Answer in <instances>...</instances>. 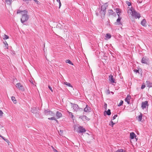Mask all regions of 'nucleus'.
<instances>
[{"label":"nucleus","mask_w":152,"mask_h":152,"mask_svg":"<svg viewBox=\"0 0 152 152\" xmlns=\"http://www.w3.org/2000/svg\"><path fill=\"white\" fill-rule=\"evenodd\" d=\"M130 10L132 12V15L135 18H139L140 17V15L138 13H137L136 11L133 9H131Z\"/></svg>","instance_id":"nucleus-1"},{"label":"nucleus","mask_w":152,"mask_h":152,"mask_svg":"<svg viewBox=\"0 0 152 152\" xmlns=\"http://www.w3.org/2000/svg\"><path fill=\"white\" fill-rule=\"evenodd\" d=\"M27 13L25 12V14H22V17L21 19V21L22 23L27 21L29 17L27 15Z\"/></svg>","instance_id":"nucleus-2"},{"label":"nucleus","mask_w":152,"mask_h":152,"mask_svg":"<svg viewBox=\"0 0 152 152\" xmlns=\"http://www.w3.org/2000/svg\"><path fill=\"white\" fill-rule=\"evenodd\" d=\"M148 104L147 101H145L142 102L141 104V107L142 109L144 110L147 108H148Z\"/></svg>","instance_id":"nucleus-3"},{"label":"nucleus","mask_w":152,"mask_h":152,"mask_svg":"<svg viewBox=\"0 0 152 152\" xmlns=\"http://www.w3.org/2000/svg\"><path fill=\"white\" fill-rule=\"evenodd\" d=\"M72 104V106L73 107L74 110L76 111L78 110L79 109H81L82 110H83L82 108H79L77 104H73L72 103H71Z\"/></svg>","instance_id":"nucleus-4"},{"label":"nucleus","mask_w":152,"mask_h":152,"mask_svg":"<svg viewBox=\"0 0 152 152\" xmlns=\"http://www.w3.org/2000/svg\"><path fill=\"white\" fill-rule=\"evenodd\" d=\"M77 131L79 133H83L86 131V130L83 127L80 126Z\"/></svg>","instance_id":"nucleus-5"},{"label":"nucleus","mask_w":152,"mask_h":152,"mask_svg":"<svg viewBox=\"0 0 152 152\" xmlns=\"http://www.w3.org/2000/svg\"><path fill=\"white\" fill-rule=\"evenodd\" d=\"M109 80L111 83H116V82H115V79L113 77V75H110L109 76Z\"/></svg>","instance_id":"nucleus-6"},{"label":"nucleus","mask_w":152,"mask_h":152,"mask_svg":"<svg viewBox=\"0 0 152 152\" xmlns=\"http://www.w3.org/2000/svg\"><path fill=\"white\" fill-rule=\"evenodd\" d=\"M148 58L146 57H144L142 58L141 62L142 64H147L148 61Z\"/></svg>","instance_id":"nucleus-7"},{"label":"nucleus","mask_w":152,"mask_h":152,"mask_svg":"<svg viewBox=\"0 0 152 152\" xmlns=\"http://www.w3.org/2000/svg\"><path fill=\"white\" fill-rule=\"evenodd\" d=\"M98 11L99 12L100 15L102 17V16L104 17L106 13V11H104L102 10L99 9Z\"/></svg>","instance_id":"nucleus-8"},{"label":"nucleus","mask_w":152,"mask_h":152,"mask_svg":"<svg viewBox=\"0 0 152 152\" xmlns=\"http://www.w3.org/2000/svg\"><path fill=\"white\" fill-rule=\"evenodd\" d=\"M84 111L86 113L90 112L91 111V108L88 105H86V107L84 109Z\"/></svg>","instance_id":"nucleus-9"},{"label":"nucleus","mask_w":152,"mask_h":152,"mask_svg":"<svg viewBox=\"0 0 152 152\" xmlns=\"http://www.w3.org/2000/svg\"><path fill=\"white\" fill-rule=\"evenodd\" d=\"M131 98V96L130 95H128L127 97L125 99V101L128 104H130V101Z\"/></svg>","instance_id":"nucleus-10"},{"label":"nucleus","mask_w":152,"mask_h":152,"mask_svg":"<svg viewBox=\"0 0 152 152\" xmlns=\"http://www.w3.org/2000/svg\"><path fill=\"white\" fill-rule=\"evenodd\" d=\"M16 86L17 88H19L20 89L22 90L24 89L23 87L21 85L20 83H17Z\"/></svg>","instance_id":"nucleus-11"},{"label":"nucleus","mask_w":152,"mask_h":152,"mask_svg":"<svg viewBox=\"0 0 152 152\" xmlns=\"http://www.w3.org/2000/svg\"><path fill=\"white\" fill-rule=\"evenodd\" d=\"M108 12L109 15H112L114 16H116V14L114 12L113 10H109Z\"/></svg>","instance_id":"nucleus-12"},{"label":"nucleus","mask_w":152,"mask_h":152,"mask_svg":"<svg viewBox=\"0 0 152 152\" xmlns=\"http://www.w3.org/2000/svg\"><path fill=\"white\" fill-rule=\"evenodd\" d=\"M147 86L148 87H152V83L150 82L149 81L147 80L146 82Z\"/></svg>","instance_id":"nucleus-13"},{"label":"nucleus","mask_w":152,"mask_h":152,"mask_svg":"<svg viewBox=\"0 0 152 152\" xmlns=\"http://www.w3.org/2000/svg\"><path fill=\"white\" fill-rule=\"evenodd\" d=\"M56 116L58 118L62 116V114L61 113L57 111L56 113Z\"/></svg>","instance_id":"nucleus-14"},{"label":"nucleus","mask_w":152,"mask_h":152,"mask_svg":"<svg viewBox=\"0 0 152 152\" xmlns=\"http://www.w3.org/2000/svg\"><path fill=\"white\" fill-rule=\"evenodd\" d=\"M130 137L131 139H133L134 137L136 138V137L137 136L135 133L133 132H132L130 133Z\"/></svg>","instance_id":"nucleus-15"},{"label":"nucleus","mask_w":152,"mask_h":152,"mask_svg":"<svg viewBox=\"0 0 152 152\" xmlns=\"http://www.w3.org/2000/svg\"><path fill=\"white\" fill-rule=\"evenodd\" d=\"M80 118L82 119L83 120H89V119L86 115H82L80 117Z\"/></svg>","instance_id":"nucleus-16"},{"label":"nucleus","mask_w":152,"mask_h":152,"mask_svg":"<svg viewBox=\"0 0 152 152\" xmlns=\"http://www.w3.org/2000/svg\"><path fill=\"white\" fill-rule=\"evenodd\" d=\"M141 24L144 26H146L147 25L146 24V21L145 19H143L141 22Z\"/></svg>","instance_id":"nucleus-17"},{"label":"nucleus","mask_w":152,"mask_h":152,"mask_svg":"<svg viewBox=\"0 0 152 152\" xmlns=\"http://www.w3.org/2000/svg\"><path fill=\"white\" fill-rule=\"evenodd\" d=\"M121 17H119V18L118 17V18L117 19V20H116L117 22H115V25H117V24L118 23V25H119L121 24L120 21V20H121Z\"/></svg>","instance_id":"nucleus-18"},{"label":"nucleus","mask_w":152,"mask_h":152,"mask_svg":"<svg viewBox=\"0 0 152 152\" xmlns=\"http://www.w3.org/2000/svg\"><path fill=\"white\" fill-rule=\"evenodd\" d=\"M25 12H26V13L27 12V11H26L25 10H24V11H22L21 10H18L17 11V13L18 14L21 13L22 14H23V13H25Z\"/></svg>","instance_id":"nucleus-19"},{"label":"nucleus","mask_w":152,"mask_h":152,"mask_svg":"<svg viewBox=\"0 0 152 152\" xmlns=\"http://www.w3.org/2000/svg\"><path fill=\"white\" fill-rule=\"evenodd\" d=\"M37 110H36V109L35 107H34L31 108V111L32 113H37Z\"/></svg>","instance_id":"nucleus-20"},{"label":"nucleus","mask_w":152,"mask_h":152,"mask_svg":"<svg viewBox=\"0 0 152 152\" xmlns=\"http://www.w3.org/2000/svg\"><path fill=\"white\" fill-rule=\"evenodd\" d=\"M142 114L141 113H140V115L138 116V120L139 121H140L142 120Z\"/></svg>","instance_id":"nucleus-21"},{"label":"nucleus","mask_w":152,"mask_h":152,"mask_svg":"<svg viewBox=\"0 0 152 152\" xmlns=\"http://www.w3.org/2000/svg\"><path fill=\"white\" fill-rule=\"evenodd\" d=\"M107 6L106 4L103 5L101 8V9L104 11H106V10L107 8Z\"/></svg>","instance_id":"nucleus-22"},{"label":"nucleus","mask_w":152,"mask_h":152,"mask_svg":"<svg viewBox=\"0 0 152 152\" xmlns=\"http://www.w3.org/2000/svg\"><path fill=\"white\" fill-rule=\"evenodd\" d=\"M105 37L106 39H110L111 37V35L110 34L107 33Z\"/></svg>","instance_id":"nucleus-23"},{"label":"nucleus","mask_w":152,"mask_h":152,"mask_svg":"<svg viewBox=\"0 0 152 152\" xmlns=\"http://www.w3.org/2000/svg\"><path fill=\"white\" fill-rule=\"evenodd\" d=\"M50 111H49L48 109H47L46 110H45L44 113L45 114V115H49V112H50Z\"/></svg>","instance_id":"nucleus-24"},{"label":"nucleus","mask_w":152,"mask_h":152,"mask_svg":"<svg viewBox=\"0 0 152 152\" xmlns=\"http://www.w3.org/2000/svg\"><path fill=\"white\" fill-rule=\"evenodd\" d=\"M11 100L14 103L16 104L17 102L16 100L15 99V98L14 96H12L11 97Z\"/></svg>","instance_id":"nucleus-25"},{"label":"nucleus","mask_w":152,"mask_h":152,"mask_svg":"<svg viewBox=\"0 0 152 152\" xmlns=\"http://www.w3.org/2000/svg\"><path fill=\"white\" fill-rule=\"evenodd\" d=\"M66 63H68L69 64H70L72 65H73V63L69 59H67V60H66Z\"/></svg>","instance_id":"nucleus-26"},{"label":"nucleus","mask_w":152,"mask_h":152,"mask_svg":"<svg viewBox=\"0 0 152 152\" xmlns=\"http://www.w3.org/2000/svg\"><path fill=\"white\" fill-rule=\"evenodd\" d=\"M104 112H106L107 115H111V113L110 111V109H108L107 111H105Z\"/></svg>","instance_id":"nucleus-27"},{"label":"nucleus","mask_w":152,"mask_h":152,"mask_svg":"<svg viewBox=\"0 0 152 152\" xmlns=\"http://www.w3.org/2000/svg\"><path fill=\"white\" fill-rule=\"evenodd\" d=\"M64 84L67 86H68L70 87H72V86L71 85V84L69 83H68L67 82H65L64 83Z\"/></svg>","instance_id":"nucleus-28"},{"label":"nucleus","mask_w":152,"mask_h":152,"mask_svg":"<svg viewBox=\"0 0 152 152\" xmlns=\"http://www.w3.org/2000/svg\"><path fill=\"white\" fill-rule=\"evenodd\" d=\"M3 42L5 45V47L7 48V49H8V45L7 42L5 41L4 42Z\"/></svg>","instance_id":"nucleus-29"},{"label":"nucleus","mask_w":152,"mask_h":152,"mask_svg":"<svg viewBox=\"0 0 152 152\" xmlns=\"http://www.w3.org/2000/svg\"><path fill=\"white\" fill-rule=\"evenodd\" d=\"M5 1L7 4H11L12 1V0H5Z\"/></svg>","instance_id":"nucleus-30"},{"label":"nucleus","mask_w":152,"mask_h":152,"mask_svg":"<svg viewBox=\"0 0 152 152\" xmlns=\"http://www.w3.org/2000/svg\"><path fill=\"white\" fill-rule=\"evenodd\" d=\"M49 115H51L52 116H54V115H55V114L53 112L50 111V112H49Z\"/></svg>","instance_id":"nucleus-31"},{"label":"nucleus","mask_w":152,"mask_h":152,"mask_svg":"<svg viewBox=\"0 0 152 152\" xmlns=\"http://www.w3.org/2000/svg\"><path fill=\"white\" fill-rule=\"evenodd\" d=\"M115 152H126L124 151V150L122 149H118Z\"/></svg>","instance_id":"nucleus-32"},{"label":"nucleus","mask_w":152,"mask_h":152,"mask_svg":"<svg viewBox=\"0 0 152 152\" xmlns=\"http://www.w3.org/2000/svg\"><path fill=\"white\" fill-rule=\"evenodd\" d=\"M48 119L49 120H54L56 121H58L57 120H56L55 118L54 117H51V118H48Z\"/></svg>","instance_id":"nucleus-33"},{"label":"nucleus","mask_w":152,"mask_h":152,"mask_svg":"<svg viewBox=\"0 0 152 152\" xmlns=\"http://www.w3.org/2000/svg\"><path fill=\"white\" fill-rule=\"evenodd\" d=\"M59 3V8H60L61 6V3L60 0H56Z\"/></svg>","instance_id":"nucleus-34"},{"label":"nucleus","mask_w":152,"mask_h":152,"mask_svg":"<svg viewBox=\"0 0 152 152\" xmlns=\"http://www.w3.org/2000/svg\"><path fill=\"white\" fill-rule=\"evenodd\" d=\"M123 103V101L122 100H121L120 102L118 104V106H120L122 105Z\"/></svg>","instance_id":"nucleus-35"},{"label":"nucleus","mask_w":152,"mask_h":152,"mask_svg":"<svg viewBox=\"0 0 152 152\" xmlns=\"http://www.w3.org/2000/svg\"><path fill=\"white\" fill-rule=\"evenodd\" d=\"M115 124L112 121H110L109 125L110 126H111L112 127H113V125Z\"/></svg>","instance_id":"nucleus-36"},{"label":"nucleus","mask_w":152,"mask_h":152,"mask_svg":"<svg viewBox=\"0 0 152 152\" xmlns=\"http://www.w3.org/2000/svg\"><path fill=\"white\" fill-rule=\"evenodd\" d=\"M6 142H7L8 143V145H10V143L9 140L7 139H5V138L4 139Z\"/></svg>","instance_id":"nucleus-37"},{"label":"nucleus","mask_w":152,"mask_h":152,"mask_svg":"<svg viewBox=\"0 0 152 152\" xmlns=\"http://www.w3.org/2000/svg\"><path fill=\"white\" fill-rule=\"evenodd\" d=\"M9 36L6 34H4V37L3 38L4 39H7L9 38Z\"/></svg>","instance_id":"nucleus-38"},{"label":"nucleus","mask_w":152,"mask_h":152,"mask_svg":"<svg viewBox=\"0 0 152 152\" xmlns=\"http://www.w3.org/2000/svg\"><path fill=\"white\" fill-rule=\"evenodd\" d=\"M69 112V115L70 116V115L72 116L71 118H73V117H74V116L72 114V113H71V112Z\"/></svg>","instance_id":"nucleus-39"},{"label":"nucleus","mask_w":152,"mask_h":152,"mask_svg":"<svg viewBox=\"0 0 152 152\" xmlns=\"http://www.w3.org/2000/svg\"><path fill=\"white\" fill-rule=\"evenodd\" d=\"M126 3L128 6H130L131 5V3L129 1H126Z\"/></svg>","instance_id":"nucleus-40"},{"label":"nucleus","mask_w":152,"mask_h":152,"mask_svg":"<svg viewBox=\"0 0 152 152\" xmlns=\"http://www.w3.org/2000/svg\"><path fill=\"white\" fill-rule=\"evenodd\" d=\"M106 92L107 94H109L110 93V91L109 89L107 90H106Z\"/></svg>","instance_id":"nucleus-41"},{"label":"nucleus","mask_w":152,"mask_h":152,"mask_svg":"<svg viewBox=\"0 0 152 152\" xmlns=\"http://www.w3.org/2000/svg\"><path fill=\"white\" fill-rule=\"evenodd\" d=\"M145 86L144 85V83H143V84H142V86L141 87V88L142 89H143L145 88Z\"/></svg>","instance_id":"nucleus-42"},{"label":"nucleus","mask_w":152,"mask_h":152,"mask_svg":"<svg viewBox=\"0 0 152 152\" xmlns=\"http://www.w3.org/2000/svg\"><path fill=\"white\" fill-rule=\"evenodd\" d=\"M48 87L49 88L50 90V91H51L52 92H53V91L52 90V88L51 87L50 85H49L48 86Z\"/></svg>","instance_id":"nucleus-43"},{"label":"nucleus","mask_w":152,"mask_h":152,"mask_svg":"<svg viewBox=\"0 0 152 152\" xmlns=\"http://www.w3.org/2000/svg\"><path fill=\"white\" fill-rule=\"evenodd\" d=\"M118 115H115L114 116H113L112 119L113 120H114L115 119L116 117H117Z\"/></svg>","instance_id":"nucleus-44"},{"label":"nucleus","mask_w":152,"mask_h":152,"mask_svg":"<svg viewBox=\"0 0 152 152\" xmlns=\"http://www.w3.org/2000/svg\"><path fill=\"white\" fill-rule=\"evenodd\" d=\"M134 72H135V73H139V71L137 69H135L134 70Z\"/></svg>","instance_id":"nucleus-45"},{"label":"nucleus","mask_w":152,"mask_h":152,"mask_svg":"<svg viewBox=\"0 0 152 152\" xmlns=\"http://www.w3.org/2000/svg\"><path fill=\"white\" fill-rule=\"evenodd\" d=\"M3 113L2 111L1 110H0V117L2 116Z\"/></svg>","instance_id":"nucleus-46"},{"label":"nucleus","mask_w":152,"mask_h":152,"mask_svg":"<svg viewBox=\"0 0 152 152\" xmlns=\"http://www.w3.org/2000/svg\"><path fill=\"white\" fill-rule=\"evenodd\" d=\"M116 12L117 13H118L119 12H120V9H118V8H117L116 9Z\"/></svg>","instance_id":"nucleus-47"},{"label":"nucleus","mask_w":152,"mask_h":152,"mask_svg":"<svg viewBox=\"0 0 152 152\" xmlns=\"http://www.w3.org/2000/svg\"><path fill=\"white\" fill-rule=\"evenodd\" d=\"M98 10L96 12V14L97 16H98L99 15H100V14L99 13V12H98Z\"/></svg>","instance_id":"nucleus-48"},{"label":"nucleus","mask_w":152,"mask_h":152,"mask_svg":"<svg viewBox=\"0 0 152 152\" xmlns=\"http://www.w3.org/2000/svg\"><path fill=\"white\" fill-rule=\"evenodd\" d=\"M34 1L36 2V3L37 4H39V2L37 0H34Z\"/></svg>","instance_id":"nucleus-49"},{"label":"nucleus","mask_w":152,"mask_h":152,"mask_svg":"<svg viewBox=\"0 0 152 152\" xmlns=\"http://www.w3.org/2000/svg\"><path fill=\"white\" fill-rule=\"evenodd\" d=\"M117 14L118 17H119V18L121 17L120 16V12H119L118 13H117Z\"/></svg>","instance_id":"nucleus-50"},{"label":"nucleus","mask_w":152,"mask_h":152,"mask_svg":"<svg viewBox=\"0 0 152 152\" xmlns=\"http://www.w3.org/2000/svg\"><path fill=\"white\" fill-rule=\"evenodd\" d=\"M104 107L106 108L105 109L106 110V108L107 107V104L106 103H105L104 105Z\"/></svg>","instance_id":"nucleus-51"},{"label":"nucleus","mask_w":152,"mask_h":152,"mask_svg":"<svg viewBox=\"0 0 152 152\" xmlns=\"http://www.w3.org/2000/svg\"><path fill=\"white\" fill-rule=\"evenodd\" d=\"M0 137H1L3 140L4 139V137H3V136H2L0 134Z\"/></svg>","instance_id":"nucleus-52"},{"label":"nucleus","mask_w":152,"mask_h":152,"mask_svg":"<svg viewBox=\"0 0 152 152\" xmlns=\"http://www.w3.org/2000/svg\"><path fill=\"white\" fill-rule=\"evenodd\" d=\"M54 151H56V152H58L57 151V150H56V149H54Z\"/></svg>","instance_id":"nucleus-53"},{"label":"nucleus","mask_w":152,"mask_h":152,"mask_svg":"<svg viewBox=\"0 0 152 152\" xmlns=\"http://www.w3.org/2000/svg\"><path fill=\"white\" fill-rule=\"evenodd\" d=\"M60 132H61V133H63V131L61 130H60Z\"/></svg>","instance_id":"nucleus-54"},{"label":"nucleus","mask_w":152,"mask_h":152,"mask_svg":"<svg viewBox=\"0 0 152 152\" xmlns=\"http://www.w3.org/2000/svg\"><path fill=\"white\" fill-rule=\"evenodd\" d=\"M111 93H112L113 94L114 93L112 91L110 92Z\"/></svg>","instance_id":"nucleus-55"},{"label":"nucleus","mask_w":152,"mask_h":152,"mask_svg":"<svg viewBox=\"0 0 152 152\" xmlns=\"http://www.w3.org/2000/svg\"><path fill=\"white\" fill-rule=\"evenodd\" d=\"M151 69H152V67H151Z\"/></svg>","instance_id":"nucleus-56"}]
</instances>
